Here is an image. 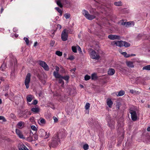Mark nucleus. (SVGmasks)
Listing matches in <instances>:
<instances>
[{
	"label": "nucleus",
	"mask_w": 150,
	"mask_h": 150,
	"mask_svg": "<svg viewBox=\"0 0 150 150\" xmlns=\"http://www.w3.org/2000/svg\"><path fill=\"white\" fill-rule=\"evenodd\" d=\"M133 23V25H134L133 23L132 22H122V23L121 24L122 25L125 26V27H129L130 26H131L132 24Z\"/></svg>",
	"instance_id": "14"
},
{
	"label": "nucleus",
	"mask_w": 150,
	"mask_h": 150,
	"mask_svg": "<svg viewBox=\"0 0 150 150\" xmlns=\"http://www.w3.org/2000/svg\"><path fill=\"white\" fill-rule=\"evenodd\" d=\"M55 9L60 13V16H62V11L59 7H56Z\"/></svg>",
	"instance_id": "31"
},
{
	"label": "nucleus",
	"mask_w": 150,
	"mask_h": 150,
	"mask_svg": "<svg viewBox=\"0 0 150 150\" xmlns=\"http://www.w3.org/2000/svg\"><path fill=\"white\" fill-rule=\"evenodd\" d=\"M38 123L41 125H43L46 123V121L42 117H41L39 120L38 121Z\"/></svg>",
	"instance_id": "15"
},
{
	"label": "nucleus",
	"mask_w": 150,
	"mask_h": 150,
	"mask_svg": "<svg viewBox=\"0 0 150 150\" xmlns=\"http://www.w3.org/2000/svg\"><path fill=\"white\" fill-rule=\"evenodd\" d=\"M136 55L135 54H132L131 55H130V56H135Z\"/></svg>",
	"instance_id": "58"
},
{
	"label": "nucleus",
	"mask_w": 150,
	"mask_h": 150,
	"mask_svg": "<svg viewBox=\"0 0 150 150\" xmlns=\"http://www.w3.org/2000/svg\"><path fill=\"white\" fill-rule=\"evenodd\" d=\"M93 14L90 15L88 13V12L85 10H83L82 11L83 14L86 17L88 20H91L96 18V16L99 15V13L97 11H93Z\"/></svg>",
	"instance_id": "1"
},
{
	"label": "nucleus",
	"mask_w": 150,
	"mask_h": 150,
	"mask_svg": "<svg viewBox=\"0 0 150 150\" xmlns=\"http://www.w3.org/2000/svg\"><path fill=\"white\" fill-rule=\"evenodd\" d=\"M129 113L131 114L132 120L134 121H136L137 119V116L136 111L132 110H130Z\"/></svg>",
	"instance_id": "7"
},
{
	"label": "nucleus",
	"mask_w": 150,
	"mask_h": 150,
	"mask_svg": "<svg viewBox=\"0 0 150 150\" xmlns=\"http://www.w3.org/2000/svg\"><path fill=\"white\" fill-rule=\"evenodd\" d=\"M38 103V101L36 100H35L33 102L32 104L33 105H36Z\"/></svg>",
	"instance_id": "48"
},
{
	"label": "nucleus",
	"mask_w": 150,
	"mask_h": 150,
	"mask_svg": "<svg viewBox=\"0 0 150 150\" xmlns=\"http://www.w3.org/2000/svg\"><path fill=\"white\" fill-rule=\"evenodd\" d=\"M122 54L125 57H130V55L127 54V53L125 52H123L122 53Z\"/></svg>",
	"instance_id": "36"
},
{
	"label": "nucleus",
	"mask_w": 150,
	"mask_h": 150,
	"mask_svg": "<svg viewBox=\"0 0 150 150\" xmlns=\"http://www.w3.org/2000/svg\"><path fill=\"white\" fill-rule=\"evenodd\" d=\"M24 122L22 121H20L18 122L17 124V127L20 129H21V127L22 126Z\"/></svg>",
	"instance_id": "26"
},
{
	"label": "nucleus",
	"mask_w": 150,
	"mask_h": 150,
	"mask_svg": "<svg viewBox=\"0 0 150 150\" xmlns=\"http://www.w3.org/2000/svg\"><path fill=\"white\" fill-rule=\"evenodd\" d=\"M111 44L112 45H116L117 46L120 47L124 46L125 47H128L130 46V44L129 43L122 41H114L112 42Z\"/></svg>",
	"instance_id": "3"
},
{
	"label": "nucleus",
	"mask_w": 150,
	"mask_h": 150,
	"mask_svg": "<svg viewBox=\"0 0 150 150\" xmlns=\"http://www.w3.org/2000/svg\"><path fill=\"white\" fill-rule=\"evenodd\" d=\"M74 59V57L73 56H70L68 58V59L73 60Z\"/></svg>",
	"instance_id": "45"
},
{
	"label": "nucleus",
	"mask_w": 150,
	"mask_h": 150,
	"mask_svg": "<svg viewBox=\"0 0 150 150\" xmlns=\"http://www.w3.org/2000/svg\"><path fill=\"white\" fill-rule=\"evenodd\" d=\"M19 150H29L28 148L24 144H21L19 146Z\"/></svg>",
	"instance_id": "18"
},
{
	"label": "nucleus",
	"mask_w": 150,
	"mask_h": 150,
	"mask_svg": "<svg viewBox=\"0 0 150 150\" xmlns=\"http://www.w3.org/2000/svg\"><path fill=\"white\" fill-rule=\"evenodd\" d=\"M57 27L58 28H59L60 29H61L62 28V26L58 24Z\"/></svg>",
	"instance_id": "55"
},
{
	"label": "nucleus",
	"mask_w": 150,
	"mask_h": 150,
	"mask_svg": "<svg viewBox=\"0 0 150 150\" xmlns=\"http://www.w3.org/2000/svg\"><path fill=\"white\" fill-rule=\"evenodd\" d=\"M143 70H150V65H148L143 67Z\"/></svg>",
	"instance_id": "32"
},
{
	"label": "nucleus",
	"mask_w": 150,
	"mask_h": 150,
	"mask_svg": "<svg viewBox=\"0 0 150 150\" xmlns=\"http://www.w3.org/2000/svg\"><path fill=\"white\" fill-rule=\"evenodd\" d=\"M2 120L4 122L6 121V120L3 116H0V120Z\"/></svg>",
	"instance_id": "46"
},
{
	"label": "nucleus",
	"mask_w": 150,
	"mask_h": 150,
	"mask_svg": "<svg viewBox=\"0 0 150 150\" xmlns=\"http://www.w3.org/2000/svg\"><path fill=\"white\" fill-rule=\"evenodd\" d=\"M18 35H17H17H16V37H18Z\"/></svg>",
	"instance_id": "63"
},
{
	"label": "nucleus",
	"mask_w": 150,
	"mask_h": 150,
	"mask_svg": "<svg viewBox=\"0 0 150 150\" xmlns=\"http://www.w3.org/2000/svg\"><path fill=\"white\" fill-rule=\"evenodd\" d=\"M38 135L40 137H44L45 139L49 137V133L45 132L43 129H40L38 132Z\"/></svg>",
	"instance_id": "5"
},
{
	"label": "nucleus",
	"mask_w": 150,
	"mask_h": 150,
	"mask_svg": "<svg viewBox=\"0 0 150 150\" xmlns=\"http://www.w3.org/2000/svg\"><path fill=\"white\" fill-rule=\"evenodd\" d=\"M60 78H62L63 79L65 80L66 81H67L69 80V77L68 76H62L61 75V77Z\"/></svg>",
	"instance_id": "33"
},
{
	"label": "nucleus",
	"mask_w": 150,
	"mask_h": 150,
	"mask_svg": "<svg viewBox=\"0 0 150 150\" xmlns=\"http://www.w3.org/2000/svg\"><path fill=\"white\" fill-rule=\"evenodd\" d=\"M67 32L71 33L72 31H69V30H67L66 29H64L62 32L61 34V38L62 40L63 41H66L67 40L68 38V33Z\"/></svg>",
	"instance_id": "6"
},
{
	"label": "nucleus",
	"mask_w": 150,
	"mask_h": 150,
	"mask_svg": "<svg viewBox=\"0 0 150 150\" xmlns=\"http://www.w3.org/2000/svg\"><path fill=\"white\" fill-rule=\"evenodd\" d=\"M55 135H57L58 136V138H63L65 137L66 135V134L64 130H61L59 131V132Z\"/></svg>",
	"instance_id": "11"
},
{
	"label": "nucleus",
	"mask_w": 150,
	"mask_h": 150,
	"mask_svg": "<svg viewBox=\"0 0 150 150\" xmlns=\"http://www.w3.org/2000/svg\"><path fill=\"white\" fill-rule=\"evenodd\" d=\"M55 71L53 72V74L55 78H60L61 76V75L58 73L59 70V68L57 66L55 67Z\"/></svg>",
	"instance_id": "10"
},
{
	"label": "nucleus",
	"mask_w": 150,
	"mask_h": 150,
	"mask_svg": "<svg viewBox=\"0 0 150 150\" xmlns=\"http://www.w3.org/2000/svg\"><path fill=\"white\" fill-rule=\"evenodd\" d=\"M38 43L37 42H35L34 44V46L35 47L36 46H37L38 45Z\"/></svg>",
	"instance_id": "54"
},
{
	"label": "nucleus",
	"mask_w": 150,
	"mask_h": 150,
	"mask_svg": "<svg viewBox=\"0 0 150 150\" xmlns=\"http://www.w3.org/2000/svg\"><path fill=\"white\" fill-rule=\"evenodd\" d=\"M40 65L42 66L44 69L46 71H48L49 70V67L48 66L45 62L42 61H40L39 63Z\"/></svg>",
	"instance_id": "9"
},
{
	"label": "nucleus",
	"mask_w": 150,
	"mask_h": 150,
	"mask_svg": "<svg viewBox=\"0 0 150 150\" xmlns=\"http://www.w3.org/2000/svg\"><path fill=\"white\" fill-rule=\"evenodd\" d=\"M55 54L59 56H61L62 55V53L59 51H57L56 52Z\"/></svg>",
	"instance_id": "34"
},
{
	"label": "nucleus",
	"mask_w": 150,
	"mask_h": 150,
	"mask_svg": "<svg viewBox=\"0 0 150 150\" xmlns=\"http://www.w3.org/2000/svg\"><path fill=\"white\" fill-rule=\"evenodd\" d=\"M8 95V93H6V94H5V96H7Z\"/></svg>",
	"instance_id": "62"
},
{
	"label": "nucleus",
	"mask_w": 150,
	"mask_h": 150,
	"mask_svg": "<svg viewBox=\"0 0 150 150\" xmlns=\"http://www.w3.org/2000/svg\"><path fill=\"white\" fill-rule=\"evenodd\" d=\"M2 102V100L1 99H0V104H1Z\"/></svg>",
	"instance_id": "61"
},
{
	"label": "nucleus",
	"mask_w": 150,
	"mask_h": 150,
	"mask_svg": "<svg viewBox=\"0 0 150 150\" xmlns=\"http://www.w3.org/2000/svg\"><path fill=\"white\" fill-rule=\"evenodd\" d=\"M129 92L133 94H137L138 93V91H136L133 89H131L129 91Z\"/></svg>",
	"instance_id": "35"
},
{
	"label": "nucleus",
	"mask_w": 150,
	"mask_h": 150,
	"mask_svg": "<svg viewBox=\"0 0 150 150\" xmlns=\"http://www.w3.org/2000/svg\"><path fill=\"white\" fill-rule=\"evenodd\" d=\"M31 128L33 130L35 131L37 129L35 126L34 125H32L31 126Z\"/></svg>",
	"instance_id": "47"
},
{
	"label": "nucleus",
	"mask_w": 150,
	"mask_h": 150,
	"mask_svg": "<svg viewBox=\"0 0 150 150\" xmlns=\"http://www.w3.org/2000/svg\"><path fill=\"white\" fill-rule=\"evenodd\" d=\"M23 39L25 41L26 43V44L27 45H28L29 44V41L28 38L24 37L23 38Z\"/></svg>",
	"instance_id": "40"
},
{
	"label": "nucleus",
	"mask_w": 150,
	"mask_h": 150,
	"mask_svg": "<svg viewBox=\"0 0 150 150\" xmlns=\"http://www.w3.org/2000/svg\"><path fill=\"white\" fill-rule=\"evenodd\" d=\"M73 52L74 53L77 52V49L75 46H72L71 47Z\"/></svg>",
	"instance_id": "38"
},
{
	"label": "nucleus",
	"mask_w": 150,
	"mask_h": 150,
	"mask_svg": "<svg viewBox=\"0 0 150 150\" xmlns=\"http://www.w3.org/2000/svg\"><path fill=\"white\" fill-rule=\"evenodd\" d=\"M107 103L108 106L109 108H111L112 105L113 104V102L110 98H108L107 100Z\"/></svg>",
	"instance_id": "17"
},
{
	"label": "nucleus",
	"mask_w": 150,
	"mask_h": 150,
	"mask_svg": "<svg viewBox=\"0 0 150 150\" xmlns=\"http://www.w3.org/2000/svg\"><path fill=\"white\" fill-rule=\"evenodd\" d=\"M127 65L129 67L133 68L134 67V65L133 62L130 61L127 62H126Z\"/></svg>",
	"instance_id": "21"
},
{
	"label": "nucleus",
	"mask_w": 150,
	"mask_h": 150,
	"mask_svg": "<svg viewBox=\"0 0 150 150\" xmlns=\"http://www.w3.org/2000/svg\"><path fill=\"white\" fill-rule=\"evenodd\" d=\"M60 142V138H58L57 135H54L52 138L50 144V147H56L59 144V142Z\"/></svg>",
	"instance_id": "2"
},
{
	"label": "nucleus",
	"mask_w": 150,
	"mask_h": 150,
	"mask_svg": "<svg viewBox=\"0 0 150 150\" xmlns=\"http://www.w3.org/2000/svg\"><path fill=\"white\" fill-rule=\"evenodd\" d=\"M62 3L64 5L66 6L69 4L68 1L67 0H61Z\"/></svg>",
	"instance_id": "29"
},
{
	"label": "nucleus",
	"mask_w": 150,
	"mask_h": 150,
	"mask_svg": "<svg viewBox=\"0 0 150 150\" xmlns=\"http://www.w3.org/2000/svg\"><path fill=\"white\" fill-rule=\"evenodd\" d=\"M6 64L5 63H3L1 66L0 69L2 71H4L6 68Z\"/></svg>",
	"instance_id": "25"
},
{
	"label": "nucleus",
	"mask_w": 150,
	"mask_h": 150,
	"mask_svg": "<svg viewBox=\"0 0 150 150\" xmlns=\"http://www.w3.org/2000/svg\"><path fill=\"white\" fill-rule=\"evenodd\" d=\"M32 117L33 118H30V121H32V122L33 121V117Z\"/></svg>",
	"instance_id": "59"
},
{
	"label": "nucleus",
	"mask_w": 150,
	"mask_h": 150,
	"mask_svg": "<svg viewBox=\"0 0 150 150\" xmlns=\"http://www.w3.org/2000/svg\"><path fill=\"white\" fill-rule=\"evenodd\" d=\"M26 99L27 101L29 102H31L32 100L33 99V96L31 95H30L27 96Z\"/></svg>",
	"instance_id": "22"
},
{
	"label": "nucleus",
	"mask_w": 150,
	"mask_h": 150,
	"mask_svg": "<svg viewBox=\"0 0 150 150\" xmlns=\"http://www.w3.org/2000/svg\"><path fill=\"white\" fill-rule=\"evenodd\" d=\"M114 4L116 6H120L122 5V3L121 1H120L115 2L114 3Z\"/></svg>",
	"instance_id": "28"
},
{
	"label": "nucleus",
	"mask_w": 150,
	"mask_h": 150,
	"mask_svg": "<svg viewBox=\"0 0 150 150\" xmlns=\"http://www.w3.org/2000/svg\"><path fill=\"white\" fill-rule=\"evenodd\" d=\"M56 79H59V82L60 83H61L62 86L64 84V81L63 80V78H55Z\"/></svg>",
	"instance_id": "24"
},
{
	"label": "nucleus",
	"mask_w": 150,
	"mask_h": 150,
	"mask_svg": "<svg viewBox=\"0 0 150 150\" xmlns=\"http://www.w3.org/2000/svg\"><path fill=\"white\" fill-rule=\"evenodd\" d=\"M147 138L149 140V141L150 142V136L148 137Z\"/></svg>",
	"instance_id": "57"
},
{
	"label": "nucleus",
	"mask_w": 150,
	"mask_h": 150,
	"mask_svg": "<svg viewBox=\"0 0 150 150\" xmlns=\"http://www.w3.org/2000/svg\"><path fill=\"white\" fill-rule=\"evenodd\" d=\"M16 134L19 137L23 139H25V138L24 137L22 132L18 129H16Z\"/></svg>",
	"instance_id": "13"
},
{
	"label": "nucleus",
	"mask_w": 150,
	"mask_h": 150,
	"mask_svg": "<svg viewBox=\"0 0 150 150\" xmlns=\"http://www.w3.org/2000/svg\"><path fill=\"white\" fill-rule=\"evenodd\" d=\"M57 4V5L60 8H62L63 7V5L62 4V2L61 0H59L57 1L56 2Z\"/></svg>",
	"instance_id": "23"
},
{
	"label": "nucleus",
	"mask_w": 150,
	"mask_h": 150,
	"mask_svg": "<svg viewBox=\"0 0 150 150\" xmlns=\"http://www.w3.org/2000/svg\"><path fill=\"white\" fill-rule=\"evenodd\" d=\"M90 79V76L86 75L84 77V79L86 81H88Z\"/></svg>",
	"instance_id": "41"
},
{
	"label": "nucleus",
	"mask_w": 150,
	"mask_h": 150,
	"mask_svg": "<svg viewBox=\"0 0 150 150\" xmlns=\"http://www.w3.org/2000/svg\"><path fill=\"white\" fill-rule=\"evenodd\" d=\"M147 130L148 132H150V127H148L147 129Z\"/></svg>",
	"instance_id": "56"
},
{
	"label": "nucleus",
	"mask_w": 150,
	"mask_h": 150,
	"mask_svg": "<svg viewBox=\"0 0 150 150\" xmlns=\"http://www.w3.org/2000/svg\"><path fill=\"white\" fill-rule=\"evenodd\" d=\"M97 79L96 74V73H93L92 74L91 79L92 80H96Z\"/></svg>",
	"instance_id": "30"
},
{
	"label": "nucleus",
	"mask_w": 150,
	"mask_h": 150,
	"mask_svg": "<svg viewBox=\"0 0 150 150\" xmlns=\"http://www.w3.org/2000/svg\"><path fill=\"white\" fill-rule=\"evenodd\" d=\"M26 140L28 141L31 142L33 141L32 137L31 136L29 137L26 138Z\"/></svg>",
	"instance_id": "42"
},
{
	"label": "nucleus",
	"mask_w": 150,
	"mask_h": 150,
	"mask_svg": "<svg viewBox=\"0 0 150 150\" xmlns=\"http://www.w3.org/2000/svg\"><path fill=\"white\" fill-rule=\"evenodd\" d=\"M108 37L110 39L112 40H119L120 39L119 36L116 35H108Z\"/></svg>",
	"instance_id": "12"
},
{
	"label": "nucleus",
	"mask_w": 150,
	"mask_h": 150,
	"mask_svg": "<svg viewBox=\"0 0 150 150\" xmlns=\"http://www.w3.org/2000/svg\"><path fill=\"white\" fill-rule=\"evenodd\" d=\"M33 136H34L35 139V140H37L38 139V135L36 134H34Z\"/></svg>",
	"instance_id": "50"
},
{
	"label": "nucleus",
	"mask_w": 150,
	"mask_h": 150,
	"mask_svg": "<svg viewBox=\"0 0 150 150\" xmlns=\"http://www.w3.org/2000/svg\"><path fill=\"white\" fill-rule=\"evenodd\" d=\"M55 41L53 40H51L50 43V45L52 47H53Z\"/></svg>",
	"instance_id": "44"
},
{
	"label": "nucleus",
	"mask_w": 150,
	"mask_h": 150,
	"mask_svg": "<svg viewBox=\"0 0 150 150\" xmlns=\"http://www.w3.org/2000/svg\"><path fill=\"white\" fill-rule=\"evenodd\" d=\"M149 89L150 90V87L149 88Z\"/></svg>",
	"instance_id": "64"
},
{
	"label": "nucleus",
	"mask_w": 150,
	"mask_h": 150,
	"mask_svg": "<svg viewBox=\"0 0 150 150\" xmlns=\"http://www.w3.org/2000/svg\"><path fill=\"white\" fill-rule=\"evenodd\" d=\"M89 147L88 145V144H86L83 145V148L85 150H87L88 149Z\"/></svg>",
	"instance_id": "37"
},
{
	"label": "nucleus",
	"mask_w": 150,
	"mask_h": 150,
	"mask_svg": "<svg viewBox=\"0 0 150 150\" xmlns=\"http://www.w3.org/2000/svg\"><path fill=\"white\" fill-rule=\"evenodd\" d=\"M80 86L81 88H83V86L82 85H80Z\"/></svg>",
	"instance_id": "60"
},
{
	"label": "nucleus",
	"mask_w": 150,
	"mask_h": 150,
	"mask_svg": "<svg viewBox=\"0 0 150 150\" xmlns=\"http://www.w3.org/2000/svg\"><path fill=\"white\" fill-rule=\"evenodd\" d=\"M31 110L35 113H38L40 111V109L38 107H35L32 108L31 109Z\"/></svg>",
	"instance_id": "20"
},
{
	"label": "nucleus",
	"mask_w": 150,
	"mask_h": 150,
	"mask_svg": "<svg viewBox=\"0 0 150 150\" xmlns=\"http://www.w3.org/2000/svg\"><path fill=\"white\" fill-rule=\"evenodd\" d=\"M108 147L109 149L110 150H111L112 149V147L111 145V144L109 145Z\"/></svg>",
	"instance_id": "49"
},
{
	"label": "nucleus",
	"mask_w": 150,
	"mask_h": 150,
	"mask_svg": "<svg viewBox=\"0 0 150 150\" xmlns=\"http://www.w3.org/2000/svg\"><path fill=\"white\" fill-rule=\"evenodd\" d=\"M90 107V104L89 103H87L85 106V108L86 110L89 109Z\"/></svg>",
	"instance_id": "39"
},
{
	"label": "nucleus",
	"mask_w": 150,
	"mask_h": 150,
	"mask_svg": "<svg viewBox=\"0 0 150 150\" xmlns=\"http://www.w3.org/2000/svg\"><path fill=\"white\" fill-rule=\"evenodd\" d=\"M64 16L66 19L69 18L70 16V15L69 13H65Z\"/></svg>",
	"instance_id": "43"
},
{
	"label": "nucleus",
	"mask_w": 150,
	"mask_h": 150,
	"mask_svg": "<svg viewBox=\"0 0 150 150\" xmlns=\"http://www.w3.org/2000/svg\"><path fill=\"white\" fill-rule=\"evenodd\" d=\"M89 52L90 57L92 59L98 60L100 58V56L99 55L97 54L95 51L93 50L90 49Z\"/></svg>",
	"instance_id": "4"
},
{
	"label": "nucleus",
	"mask_w": 150,
	"mask_h": 150,
	"mask_svg": "<svg viewBox=\"0 0 150 150\" xmlns=\"http://www.w3.org/2000/svg\"><path fill=\"white\" fill-rule=\"evenodd\" d=\"M76 70V69L75 68H74L71 69V72L74 71V72H73V73H74V72H75Z\"/></svg>",
	"instance_id": "53"
},
{
	"label": "nucleus",
	"mask_w": 150,
	"mask_h": 150,
	"mask_svg": "<svg viewBox=\"0 0 150 150\" xmlns=\"http://www.w3.org/2000/svg\"><path fill=\"white\" fill-rule=\"evenodd\" d=\"M115 72V70L112 68L109 69L108 71V74L109 75H113Z\"/></svg>",
	"instance_id": "16"
},
{
	"label": "nucleus",
	"mask_w": 150,
	"mask_h": 150,
	"mask_svg": "<svg viewBox=\"0 0 150 150\" xmlns=\"http://www.w3.org/2000/svg\"><path fill=\"white\" fill-rule=\"evenodd\" d=\"M31 75L30 73H28L26 76L25 81V84L27 88L29 87V84L30 81Z\"/></svg>",
	"instance_id": "8"
},
{
	"label": "nucleus",
	"mask_w": 150,
	"mask_h": 150,
	"mask_svg": "<svg viewBox=\"0 0 150 150\" xmlns=\"http://www.w3.org/2000/svg\"><path fill=\"white\" fill-rule=\"evenodd\" d=\"M125 93V92L123 90L120 91L118 93V94L117 95V96H120L123 95Z\"/></svg>",
	"instance_id": "27"
},
{
	"label": "nucleus",
	"mask_w": 150,
	"mask_h": 150,
	"mask_svg": "<svg viewBox=\"0 0 150 150\" xmlns=\"http://www.w3.org/2000/svg\"><path fill=\"white\" fill-rule=\"evenodd\" d=\"M77 47H78V50L79 51L81 52H82L81 51V49L80 48V47L78 45L77 46Z\"/></svg>",
	"instance_id": "52"
},
{
	"label": "nucleus",
	"mask_w": 150,
	"mask_h": 150,
	"mask_svg": "<svg viewBox=\"0 0 150 150\" xmlns=\"http://www.w3.org/2000/svg\"><path fill=\"white\" fill-rule=\"evenodd\" d=\"M53 118L54 120V122H56L57 121L58 119H57V117H53Z\"/></svg>",
	"instance_id": "51"
},
{
	"label": "nucleus",
	"mask_w": 150,
	"mask_h": 150,
	"mask_svg": "<svg viewBox=\"0 0 150 150\" xmlns=\"http://www.w3.org/2000/svg\"><path fill=\"white\" fill-rule=\"evenodd\" d=\"M115 122L113 121H110L108 122V126L111 129L114 128Z\"/></svg>",
	"instance_id": "19"
}]
</instances>
